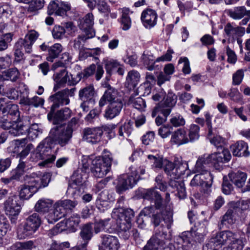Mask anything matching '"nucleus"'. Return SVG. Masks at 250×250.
<instances>
[{
  "instance_id": "obj_53",
  "label": "nucleus",
  "mask_w": 250,
  "mask_h": 250,
  "mask_svg": "<svg viewBox=\"0 0 250 250\" xmlns=\"http://www.w3.org/2000/svg\"><path fill=\"white\" fill-rule=\"evenodd\" d=\"M132 131V124L130 122L125 123L119 129V135L123 138L128 137Z\"/></svg>"
},
{
  "instance_id": "obj_11",
  "label": "nucleus",
  "mask_w": 250,
  "mask_h": 250,
  "mask_svg": "<svg viewBox=\"0 0 250 250\" xmlns=\"http://www.w3.org/2000/svg\"><path fill=\"white\" fill-rule=\"evenodd\" d=\"M71 183L70 184L68 190L74 195L79 196L83 191L84 180L82 171L77 170L71 176Z\"/></svg>"
},
{
  "instance_id": "obj_52",
  "label": "nucleus",
  "mask_w": 250,
  "mask_h": 250,
  "mask_svg": "<svg viewBox=\"0 0 250 250\" xmlns=\"http://www.w3.org/2000/svg\"><path fill=\"white\" fill-rule=\"evenodd\" d=\"M59 7L65 10L66 11H69L70 10V5L64 2H60L59 3H57L55 1H53L51 2L48 5V12L49 14H51L54 13V10H56L57 7Z\"/></svg>"
},
{
  "instance_id": "obj_21",
  "label": "nucleus",
  "mask_w": 250,
  "mask_h": 250,
  "mask_svg": "<svg viewBox=\"0 0 250 250\" xmlns=\"http://www.w3.org/2000/svg\"><path fill=\"white\" fill-rule=\"evenodd\" d=\"M19 199L16 195L9 197L5 201L4 206L7 214L11 216L18 215L21 211V205L18 203Z\"/></svg>"
},
{
  "instance_id": "obj_39",
  "label": "nucleus",
  "mask_w": 250,
  "mask_h": 250,
  "mask_svg": "<svg viewBox=\"0 0 250 250\" xmlns=\"http://www.w3.org/2000/svg\"><path fill=\"white\" fill-rule=\"evenodd\" d=\"M169 185L172 188L176 189V195L180 199H183L186 197V188L182 181L171 180L169 181Z\"/></svg>"
},
{
  "instance_id": "obj_43",
  "label": "nucleus",
  "mask_w": 250,
  "mask_h": 250,
  "mask_svg": "<svg viewBox=\"0 0 250 250\" xmlns=\"http://www.w3.org/2000/svg\"><path fill=\"white\" fill-rule=\"evenodd\" d=\"M139 73L135 71H130L126 78V84L129 88H134L138 84L140 80Z\"/></svg>"
},
{
  "instance_id": "obj_34",
  "label": "nucleus",
  "mask_w": 250,
  "mask_h": 250,
  "mask_svg": "<svg viewBox=\"0 0 250 250\" xmlns=\"http://www.w3.org/2000/svg\"><path fill=\"white\" fill-rule=\"evenodd\" d=\"M95 35V33L92 31L90 33H84V34L79 35L73 41V47L77 50L82 51L83 49L86 41L89 39L92 38Z\"/></svg>"
},
{
  "instance_id": "obj_48",
  "label": "nucleus",
  "mask_w": 250,
  "mask_h": 250,
  "mask_svg": "<svg viewBox=\"0 0 250 250\" xmlns=\"http://www.w3.org/2000/svg\"><path fill=\"white\" fill-rule=\"evenodd\" d=\"M36 190L32 189L26 185H22L19 191L20 198L23 200H28L35 193Z\"/></svg>"
},
{
  "instance_id": "obj_4",
  "label": "nucleus",
  "mask_w": 250,
  "mask_h": 250,
  "mask_svg": "<svg viewBox=\"0 0 250 250\" xmlns=\"http://www.w3.org/2000/svg\"><path fill=\"white\" fill-rule=\"evenodd\" d=\"M163 226L156 229L155 234L147 241L143 250H160L165 248L167 234Z\"/></svg>"
},
{
  "instance_id": "obj_51",
  "label": "nucleus",
  "mask_w": 250,
  "mask_h": 250,
  "mask_svg": "<svg viewBox=\"0 0 250 250\" xmlns=\"http://www.w3.org/2000/svg\"><path fill=\"white\" fill-rule=\"evenodd\" d=\"M10 119L8 118L6 113H4V109H0V126L5 130H7L13 125L12 122L10 121Z\"/></svg>"
},
{
  "instance_id": "obj_28",
  "label": "nucleus",
  "mask_w": 250,
  "mask_h": 250,
  "mask_svg": "<svg viewBox=\"0 0 250 250\" xmlns=\"http://www.w3.org/2000/svg\"><path fill=\"white\" fill-rule=\"evenodd\" d=\"M231 149L232 154L237 157H248L250 156V152L248 150V145L244 141H239L231 146Z\"/></svg>"
},
{
  "instance_id": "obj_36",
  "label": "nucleus",
  "mask_w": 250,
  "mask_h": 250,
  "mask_svg": "<svg viewBox=\"0 0 250 250\" xmlns=\"http://www.w3.org/2000/svg\"><path fill=\"white\" fill-rule=\"evenodd\" d=\"M229 176L231 182L238 188H243L247 178V175L246 173L239 171L230 173Z\"/></svg>"
},
{
  "instance_id": "obj_63",
  "label": "nucleus",
  "mask_w": 250,
  "mask_h": 250,
  "mask_svg": "<svg viewBox=\"0 0 250 250\" xmlns=\"http://www.w3.org/2000/svg\"><path fill=\"white\" fill-rule=\"evenodd\" d=\"M99 12L107 15L110 12V8L106 2L104 0H96V6Z\"/></svg>"
},
{
  "instance_id": "obj_22",
  "label": "nucleus",
  "mask_w": 250,
  "mask_h": 250,
  "mask_svg": "<svg viewBox=\"0 0 250 250\" xmlns=\"http://www.w3.org/2000/svg\"><path fill=\"white\" fill-rule=\"evenodd\" d=\"M224 32L228 37L229 42L234 41L239 37L244 35L245 28L238 26H233L231 23L229 22L225 26Z\"/></svg>"
},
{
  "instance_id": "obj_30",
  "label": "nucleus",
  "mask_w": 250,
  "mask_h": 250,
  "mask_svg": "<svg viewBox=\"0 0 250 250\" xmlns=\"http://www.w3.org/2000/svg\"><path fill=\"white\" fill-rule=\"evenodd\" d=\"M39 34L35 30H30L25 35L24 39H20L19 40L23 41L24 45V50L26 52L30 53L32 51V46L38 38Z\"/></svg>"
},
{
  "instance_id": "obj_45",
  "label": "nucleus",
  "mask_w": 250,
  "mask_h": 250,
  "mask_svg": "<svg viewBox=\"0 0 250 250\" xmlns=\"http://www.w3.org/2000/svg\"><path fill=\"white\" fill-rule=\"evenodd\" d=\"M226 13L231 18L239 20L245 16L246 8L244 6L236 7L232 9L227 10Z\"/></svg>"
},
{
  "instance_id": "obj_14",
  "label": "nucleus",
  "mask_w": 250,
  "mask_h": 250,
  "mask_svg": "<svg viewBox=\"0 0 250 250\" xmlns=\"http://www.w3.org/2000/svg\"><path fill=\"white\" fill-rule=\"evenodd\" d=\"M110 103H123V98L119 92L110 85L107 86V89L101 98L99 104L102 107L104 106L106 102Z\"/></svg>"
},
{
  "instance_id": "obj_12",
  "label": "nucleus",
  "mask_w": 250,
  "mask_h": 250,
  "mask_svg": "<svg viewBox=\"0 0 250 250\" xmlns=\"http://www.w3.org/2000/svg\"><path fill=\"white\" fill-rule=\"evenodd\" d=\"M53 78L56 83L54 87V91L57 90L66 83L69 85H75L77 83V82L72 77V75L69 74L65 69L61 70L59 72L55 74Z\"/></svg>"
},
{
  "instance_id": "obj_1",
  "label": "nucleus",
  "mask_w": 250,
  "mask_h": 250,
  "mask_svg": "<svg viewBox=\"0 0 250 250\" xmlns=\"http://www.w3.org/2000/svg\"><path fill=\"white\" fill-rule=\"evenodd\" d=\"M72 133L73 129L70 127H56L52 128L49 136L43 140L31 153V160L34 162L43 160L39 164V166L41 167L48 166L53 163L56 156L55 154L52 153V145L54 144L62 147L65 146L70 142Z\"/></svg>"
},
{
  "instance_id": "obj_60",
  "label": "nucleus",
  "mask_w": 250,
  "mask_h": 250,
  "mask_svg": "<svg viewBox=\"0 0 250 250\" xmlns=\"http://www.w3.org/2000/svg\"><path fill=\"white\" fill-rule=\"evenodd\" d=\"M170 123L172 126L177 127L184 126L186 124V121L181 115L173 116L170 119Z\"/></svg>"
},
{
  "instance_id": "obj_20",
  "label": "nucleus",
  "mask_w": 250,
  "mask_h": 250,
  "mask_svg": "<svg viewBox=\"0 0 250 250\" xmlns=\"http://www.w3.org/2000/svg\"><path fill=\"white\" fill-rule=\"evenodd\" d=\"M101 247L100 250H118L120 243L117 237L108 235L101 236Z\"/></svg>"
},
{
  "instance_id": "obj_16",
  "label": "nucleus",
  "mask_w": 250,
  "mask_h": 250,
  "mask_svg": "<svg viewBox=\"0 0 250 250\" xmlns=\"http://www.w3.org/2000/svg\"><path fill=\"white\" fill-rule=\"evenodd\" d=\"M12 126L8 128L9 133L13 136H19L27 133L29 126L31 124L30 118L25 117L22 122H12Z\"/></svg>"
},
{
  "instance_id": "obj_24",
  "label": "nucleus",
  "mask_w": 250,
  "mask_h": 250,
  "mask_svg": "<svg viewBox=\"0 0 250 250\" xmlns=\"http://www.w3.org/2000/svg\"><path fill=\"white\" fill-rule=\"evenodd\" d=\"M123 103H110L106 107L104 117L107 120H111L118 116L123 107Z\"/></svg>"
},
{
  "instance_id": "obj_15",
  "label": "nucleus",
  "mask_w": 250,
  "mask_h": 250,
  "mask_svg": "<svg viewBox=\"0 0 250 250\" xmlns=\"http://www.w3.org/2000/svg\"><path fill=\"white\" fill-rule=\"evenodd\" d=\"M234 236H236V234L230 230L222 231L213 236L210 242L214 247H221L227 243H229L234 239Z\"/></svg>"
},
{
  "instance_id": "obj_2",
  "label": "nucleus",
  "mask_w": 250,
  "mask_h": 250,
  "mask_svg": "<svg viewBox=\"0 0 250 250\" xmlns=\"http://www.w3.org/2000/svg\"><path fill=\"white\" fill-rule=\"evenodd\" d=\"M125 198L120 197L117 200V204L118 206L114 208L111 213L112 218L116 221V223L119 229L125 233V238H128L129 236V229L131 228V221L134 217V211L130 208L125 209L121 207L123 205Z\"/></svg>"
},
{
  "instance_id": "obj_54",
  "label": "nucleus",
  "mask_w": 250,
  "mask_h": 250,
  "mask_svg": "<svg viewBox=\"0 0 250 250\" xmlns=\"http://www.w3.org/2000/svg\"><path fill=\"white\" fill-rule=\"evenodd\" d=\"M4 75L6 79L10 80L12 82H16L20 77V73L16 67L9 69L4 72Z\"/></svg>"
},
{
  "instance_id": "obj_23",
  "label": "nucleus",
  "mask_w": 250,
  "mask_h": 250,
  "mask_svg": "<svg viewBox=\"0 0 250 250\" xmlns=\"http://www.w3.org/2000/svg\"><path fill=\"white\" fill-rule=\"evenodd\" d=\"M157 16L156 12L151 9L143 11L141 20L144 25L146 28H151L156 25Z\"/></svg>"
},
{
  "instance_id": "obj_58",
  "label": "nucleus",
  "mask_w": 250,
  "mask_h": 250,
  "mask_svg": "<svg viewBox=\"0 0 250 250\" xmlns=\"http://www.w3.org/2000/svg\"><path fill=\"white\" fill-rule=\"evenodd\" d=\"M147 158L151 161L153 164V166L156 168H161L164 165V160L160 155H148Z\"/></svg>"
},
{
  "instance_id": "obj_61",
  "label": "nucleus",
  "mask_w": 250,
  "mask_h": 250,
  "mask_svg": "<svg viewBox=\"0 0 250 250\" xmlns=\"http://www.w3.org/2000/svg\"><path fill=\"white\" fill-rule=\"evenodd\" d=\"M173 127L170 125H165L158 129V134L163 139L167 138L171 134Z\"/></svg>"
},
{
  "instance_id": "obj_40",
  "label": "nucleus",
  "mask_w": 250,
  "mask_h": 250,
  "mask_svg": "<svg viewBox=\"0 0 250 250\" xmlns=\"http://www.w3.org/2000/svg\"><path fill=\"white\" fill-rule=\"evenodd\" d=\"M80 221V216L77 214H75L66 220L61 221V223L65 230H69L75 231L76 227L78 226Z\"/></svg>"
},
{
  "instance_id": "obj_25",
  "label": "nucleus",
  "mask_w": 250,
  "mask_h": 250,
  "mask_svg": "<svg viewBox=\"0 0 250 250\" xmlns=\"http://www.w3.org/2000/svg\"><path fill=\"white\" fill-rule=\"evenodd\" d=\"M71 113V110L68 107H64L55 113L54 111L48 119H52L54 124H59L70 118Z\"/></svg>"
},
{
  "instance_id": "obj_17",
  "label": "nucleus",
  "mask_w": 250,
  "mask_h": 250,
  "mask_svg": "<svg viewBox=\"0 0 250 250\" xmlns=\"http://www.w3.org/2000/svg\"><path fill=\"white\" fill-rule=\"evenodd\" d=\"M102 135L103 130L100 127H87L83 130V139L92 144L100 142Z\"/></svg>"
},
{
  "instance_id": "obj_47",
  "label": "nucleus",
  "mask_w": 250,
  "mask_h": 250,
  "mask_svg": "<svg viewBox=\"0 0 250 250\" xmlns=\"http://www.w3.org/2000/svg\"><path fill=\"white\" fill-rule=\"evenodd\" d=\"M106 194L104 192H102L98 197V200L96 202V207L97 208L102 212L104 211L109 207L110 202L107 200V198L105 197Z\"/></svg>"
},
{
  "instance_id": "obj_50",
  "label": "nucleus",
  "mask_w": 250,
  "mask_h": 250,
  "mask_svg": "<svg viewBox=\"0 0 250 250\" xmlns=\"http://www.w3.org/2000/svg\"><path fill=\"white\" fill-rule=\"evenodd\" d=\"M142 59L143 63L146 66V68L148 70L151 71L154 69V63L156 60H154V58L153 55L146 54L144 53L142 56Z\"/></svg>"
},
{
  "instance_id": "obj_62",
  "label": "nucleus",
  "mask_w": 250,
  "mask_h": 250,
  "mask_svg": "<svg viewBox=\"0 0 250 250\" xmlns=\"http://www.w3.org/2000/svg\"><path fill=\"white\" fill-rule=\"evenodd\" d=\"M179 238L183 241V250H193V246L194 243H197L193 240V238L188 237L185 240L182 237V233L180 236Z\"/></svg>"
},
{
  "instance_id": "obj_6",
  "label": "nucleus",
  "mask_w": 250,
  "mask_h": 250,
  "mask_svg": "<svg viewBox=\"0 0 250 250\" xmlns=\"http://www.w3.org/2000/svg\"><path fill=\"white\" fill-rule=\"evenodd\" d=\"M177 100V96L172 92H168L165 100L158 103L153 108L151 113L152 117H155L159 112L164 116L168 117L171 113L172 108L176 104Z\"/></svg>"
},
{
  "instance_id": "obj_31",
  "label": "nucleus",
  "mask_w": 250,
  "mask_h": 250,
  "mask_svg": "<svg viewBox=\"0 0 250 250\" xmlns=\"http://www.w3.org/2000/svg\"><path fill=\"white\" fill-rule=\"evenodd\" d=\"M94 94V89L91 85L81 89L79 92L80 99L83 102H88L91 105L95 103Z\"/></svg>"
},
{
  "instance_id": "obj_10",
  "label": "nucleus",
  "mask_w": 250,
  "mask_h": 250,
  "mask_svg": "<svg viewBox=\"0 0 250 250\" xmlns=\"http://www.w3.org/2000/svg\"><path fill=\"white\" fill-rule=\"evenodd\" d=\"M209 165L213 166L215 168H219L220 164L228 162L231 156L227 149H224L221 152H216L210 155H204Z\"/></svg>"
},
{
  "instance_id": "obj_57",
  "label": "nucleus",
  "mask_w": 250,
  "mask_h": 250,
  "mask_svg": "<svg viewBox=\"0 0 250 250\" xmlns=\"http://www.w3.org/2000/svg\"><path fill=\"white\" fill-rule=\"evenodd\" d=\"M200 127L196 125H191L190 126L188 132L189 141L191 142L196 140L199 138Z\"/></svg>"
},
{
  "instance_id": "obj_32",
  "label": "nucleus",
  "mask_w": 250,
  "mask_h": 250,
  "mask_svg": "<svg viewBox=\"0 0 250 250\" xmlns=\"http://www.w3.org/2000/svg\"><path fill=\"white\" fill-rule=\"evenodd\" d=\"M143 198L148 200L154 201L155 208L160 209L162 206V200L161 195L154 188L147 189L143 194Z\"/></svg>"
},
{
  "instance_id": "obj_29",
  "label": "nucleus",
  "mask_w": 250,
  "mask_h": 250,
  "mask_svg": "<svg viewBox=\"0 0 250 250\" xmlns=\"http://www.w3.org/2000/svg\"><path fill=\"white\" fill-rule=\"evenodd\" d=\"M188 167V164L185 162L175 161V166L169 173H167V175L170 177V180H175L179 178L181 175L185 174Z\"/></svg>"
},
{
  "instance_id": "obj_27",
  "label": "nucleus",
  "mask_w": 250,
  "mask_h": 250,
  "mask_svg": "<svg viewBox=\"0 0 250 250\" xmlns=\"http://www.w3.org/2000/svg\"><path fill=\"white\" fill-rule=\"evenodd\" d=\"M188 142L189 139L187 135V132L184 129H178L171 134L170 143L172 144L179 146Z\"/></svg>"
},
{
  "instance_id": "obj_42",
  "label": "nucleus",
  "mask_w": 250,
  "mask_h": 250,
  "mask_svg": "<svg viewBox=\"0 0 250 250\" xmlns=\"http://www.w3.org/2000/svg\"><path fill=\"white\" fill-rule=\"evenodd\" d=\"M208 166H209V164H208L206 158L204 155L201 156L198 158L196 162L193 169L194 172L195 173L206 175V172H209L207 169Z\"/></svg>"
},
{
  "instance_id": "obj_26",
  "label": "nucleus",
  "mask_w": 250,
  "mask_h": 250,
  "mask_svg": "<svg viewBox=\"0 0 250 250\" xmlns=\"http://www.w3.org/2000/svg\"><path fill=\"white\" fill-rule=\"evenodd\" d=\"M54 209L52 212H50L46 216V219L50 224H53L58 220L64 216L66 212L62 208L59 201L56 202L53 206Z\"/></svg>"
},
{
  "instance_id": "obj_33",
  "label": "nucleus",
  "mask_w": 250,
  "mask_h": 250,
  "mask_svg": "<svg viewBox=\"0 0 250 250\" xmlns=\"http://www.w3.org/2000/svg\"><path fill=\"white\" fill-rule=\"evenodd\" d=\"M53 201L48 198H42L39 200L35 205V210L40 213L45 214L52 208Z\"/></svg>"
},
{
  "instance_id": "obj_35",
  "label": "nucleus",
  "mask_w": 250,
  "mask_h": 250,
  "mask_svg": "<svg viewBox=\"0 0 250 250\" xmlns=\"http://www.w3.org/2000/svg\"><path fill=\"white\" fill-rule=\"evenodd\" d=\"M234 213L233 208L229 209L226 211L218 223V228L220 229L228 228L229 225L234 223L235 220L234 218Z\"/></svg>"
},
{
  "instance_id": "obj_46",
  "label": "nucleus",
  "mask_w": 250,
  "mask_h": 250,
  "mask_svg": "<svg viewBox=\"0 0 250 250\" xmlns=\"http://www.w3.org/2000/svg\"><path fill=\"white\" fill-rule=\"evenodd\" d=\"M25 181L28 184L27 185L33 190H36V192L38 190L42 188L40 182V177L36 175L35 174H32L31 175L27 176Z\"/></svg>"
},
{
  "instance_id": "obj_49",
  "label": "nucleus",
  "mask_w": 250,
  "mask_h": 250,
  "mask_svg": "<svg viewBox=\"0 0 250 250\" xmlns=\"http://www.w3.org/2000/svg\"><path fill=\"white\" fill-rule=\"evenodd\" d=\"M22 42L23 41L18 40L15 44L14 55L15 57V62H20L23 58L22 50L23 49L24 50V45Z\"/></svg>"
},
{
  "instance_id": "obj_37",
  "label": "nucleus",
  "mask_w": 250,
  "mask_h": 250,
  "mask_svg": "<svg viewBox=\"0 0 250 250\" xmlns=\"http://www.w3.org/2000/svg\"><path fill=\"white\" fill-rule=\"evenodd\" d=\"M94 24V16L92 13H87L83 18V20L80 24V28L83 30L84 33L95 32L93 29Z\"/></svg>"
},
{
  "instance_id": "obj_44",
  "label": "nucleus",
  "mask_w": 250,
  "mask_h": 250,
  "mask_svg": "<svg viewBox=\"0 0 250 250\" xmlns=\"http://www.w3.org/2000/svg\"><path fill=\"white\" fill-rule=\"evenodd\" d=\"M63 47L60 43H55L49 47L48 49V56L46 60L48 62H53L54 60L57 58L61 52L62 51Z\"/></svg>"
},
{
  "instance_id": "obj_9",
  "label": "nucleus",
  "mask_w": 250,
  "mask_h": 250,
  "mask_svg": "<svg viewBox=\"0 0 250 250\" xmlns=\"http://www.w3.org/2000/svg\"><path fill=\"white\" fill-rule=\"evenodd\" d=\"M93 236L92 227L91 224H86L81 229L80 240L76 246L69 250H87V246Z\"/></svg>"
},
{
  "instance_id": "obj_59",
  "label": "nucleus",
  "mask_w": 250,
  "mask_h": 250,
  "mask_svg": "<svg viewBox=\"0 0 250 250\" xmlns=\"http://www.w3.org/2000/svg\"><path fill=\"white\" fill-rule=\"evenodd\" d=\"M104 63L106 72L108 74H111L114 71L116 70L120 65V63L117 61L114 60H106L105 61Z\"/></svg>"
},
{
  "instance_id": "obj_13",
  "label": "nucleus",
  "mask_w": 250,
  "mask_h": 250,
  "mask_svg": "<svg viewBox=\"0 0 250 250\" xmlns=\"http://www.w3.org/2000/svg\"><path fill=\"white\" fill-rule=\"evenodd\" d=\"M48 101L52 103L51 106L50 112L48 114V118L55 111V109L59 108L60 106L67 105L70 102V100L67 97L66 92L62 90L59 91L54 95H51Z\"/></svg>"
},
{
  "instance_id": "obj_8",
  "label": "nucleus",
  "mask_w": 250,
  "mask_h": 250,
  "mask_svg": "<svg viewBox=\"0 0 250 250\" xmlns=\"http://www.w3.org/2000/svg\"><path fill=\"white\" fill-rule=\"evenodd\" d=\"M140 179L138 172L134 169L131 172L127 175H124L119 179V182L116 186V191L119 193L132 188Z\"/></svg>"
},
{
  "instance_id": "obj_64",
  "label": "nucleus",
  "mask_w": 250,
  "mask_h": 250,
  "mask_svg": "<svg viewBox=\"0 0 250 250\" xmlns=\"http://www.w3.org/2000/svg\"><path fill=\"white\" fill-rule=\"evenodd\" d=\"M12 14V8L8 4H5L0 7V18L2 20L7 19Z\"/></svg>"
},
{
  "instance_id": "obj_38",
  "label": "nucleus",
  "mask_w": 250,
  "mask_h": 250,
  "mask_svg": "<svg viewBox=\"0 0 250 250\" xmlns=\"http://www.w3.org/2000/svg\"><path fill=\"white\" fill-rule=\"evenodd\" d=\"M4 113L7 114L8 118L12 122H16L20 119V112L18 106L15 104H10L3 107Z\"/></svg>"
},
{
  "instance_id": "obj_18",
  "label": "nucleus",
  "mask_w": 250,
  "mask_h": 250,
  "mask_svg": "<svg viewBox=\"0 0 250 250\" xmlns=\"http://www.w3.org/2000/svg\"><path fill=\"white\" fill-rule=\"evenodd\" d=\"M206 175L196 174L190 182V185L192 187L201 186L203 188H209L211 187L213 177L210 172H206Z\"/></svg>"
},
{
  "instance_id": "obj_7",
  "label": "nucleus",
  "mask_w": 250,
  "mask_h": 250,
  "mask_svg": "<svg viewBox=\"0 0 250 250\" xmlns=\"http://www.w3.org/2000/svg\"><path fill=\"white\" fill-rule=\"evenodd\" d=\"M41 224V220L38 214L34 213L30 215L26 219L23 231H18V238L20 239H22L33 234L38 229Z\"/></svg>"
},
{
  "instance_id": "obj_41",
  "label": "nucleus",
  "mask_w": 250,
  "mask_h": 250,
  "mask_svg": "<svg viewBox=\"0 0 250 250\" xmlns=\"http://www.w3.org/2000/svg\"><path fill=\"white\" fill-rule=\"evenodd\" d=\"M128 104L140 111H144L146 107V102L144 99L140 97H136L133 95L129 97Z\"/></svg>"
},
{
  "instance_id": "obj_56",
  "label": "nucleus",
  "mask_w": 250,
  "mask_h": 250,
  "mask_svg": "<svg viewBox=\"0 0 250 250\" xmlns=\"http://www.w3.org/2000/svg\"><path fill=\"white\" fill-rule=\"evenodd\" d=\"M244 246L242 240L234 236V239H233V240L229 242L227 248V250H242Z\"/></svg>"
},
{
  "instance_id": "obj_19",
  "label": "nucleus",
  "mask_w": 250,
  "mask_h": 250,
  "mask_svg": "<svg viewBox=\"0 0 250 250\" xmlns=\"http://www.w3.org/2000/svg\"><path fill=\"white\" fill-rule=\"evenodd\" d=\"M173 212L170 209L165 210L162 212L157 211L155 214L152 215V222L155 226L159 225L162 218L167 223V229H169L173 223Z\"/></svg>"
},
{
  "instance_id": "obj_3",
  "label": "nucleus",
  "mask_w": 250,
  "mask_h": 250,
  "mask_svg": "<svg viewBox=\"0 0 250 250\" xmlns=\"http://www.w3.org/2000/svg\"><path fill=\"white\" fill-rule=\"evenodd\" d=\"M113 157L112 154L104 149L102 156L96 157L92 162L91 172L97 178L104 177L110 171Z\"/></svg>"
},
{
  "instance_id": "obj_55",
  "label": "nucleus",
  "mask_w": 250,
  "mask_h": 250,
  "mask_svg": "<svg viewBox=\"0 0 250 250\" xmlns=\"http://www.w3.org/2000/svg\"><path fill=\"white\" fill-rule=\"evenodd\" d=\"M65 33L64 27L60 25H55L52 30L53 38L57 40H61L65 37Z\"/></svg>"
},
{
  "instance_id": "obj_5",
  "label": "nucleus",
  "mask_w": 250,
  "mask_h": 250,
  "mask_svg": "<svg viewBox=\"0 0 250 250\" xmlns=\"http://www.w3.org/2000/svg\"><path fill=\"white\" fill-rule=\"evenodd\" d=\"M208 221L207 219H203L195 222L190 231H185L182 233L183 238L187 240L188 237H192L195 242L201 243L208 232Z\"/></svg>"
}]
</instances>
